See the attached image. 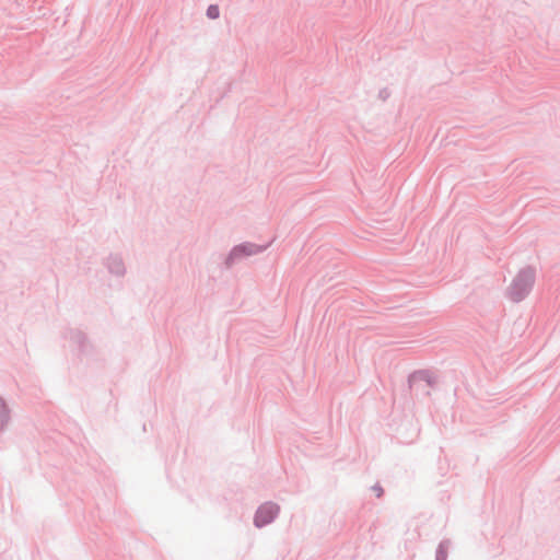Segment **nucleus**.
Masks as SVG:
<instances>
[{"label":"nucleus","instance_id":"f257e3e1","mask_svg":"<svg viewBox=\"0 0 560 560\" xmlns=\"http://www.w3.org/2000/svg\"><path fill=\"white\" fill-rule=\"evenodd\" d=\"M278 511V506L272 503L261 505L256 513L255 524L258 527L269 524L275 518Z\"/></svg>","mask_w":560,"mask_h":560},{"label":"nucleus","instance_id":"f03ea898","mask_svg":"<svg viewBox=\"0 0 560 560\" xmlns=\"http://www.w3.org/2000/svg\"><path fill=\"white\" fill-rule=\"evenodd\" d=\"M534 282V273L532 271L522 272L518 278L514 282V288L522 291V293H526Z\"/></svg>","mask_w":560,"mask_h":560},{"label":"nucleus","instance_id":"7ed1b4c3","mask_svg":"<svg viewBox=\"0 0 560 560\" xmlns=\"http://www.w3.org/2000/svg\"><path fill=\"white\" fill-rule=\"evenodd\" d=\"M207 15L210 19H217L219 16V8L217 5H210L207 10Z\"/></svg>","mask_w":560,"mask_h":560},{"label":"nucleus","instance_id":"20e7f679","mask_svg":"<svg viewBox=\"0 0 560 560\" xmlns=\"http://www.w3.org/2000/svg\"><path fill=\"white\" fill-rule=\"evenodd\" d=\"M241 250H245V247L235 248L234 252H233V255H237L238 252H241Z\"/></svg>","mask_w":560,"mask_h":560},{"label":"nucleus","instance_id":"39448f33","mask_svg":"<svg viewBox=\"0 0 560 560\" xmlns=\"http://www.w3.org/2000/svg\"><path fill=\"white\" fill-rule=\"evenodd\" d=\"M377 497H381V490H376Z\"/></svg>","mask_w":560,"mask_h":560},{"label":"nucleus","instance_id":"423d86ee","mask_svg":"<svg viewBox=\"0 0 560 560\" xmlns=\"http://www.w3.org/2000/svg\"><path fill=\"white\" fill-rule=\"evenodd\" d=\"M377 497H381V490H376Z\"/></svg>","mask_w":560,"mask_h":560}]
</instances>
